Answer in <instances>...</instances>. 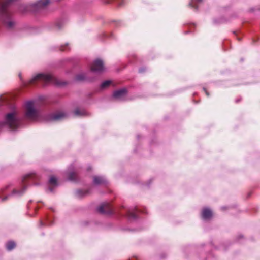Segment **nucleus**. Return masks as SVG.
<instances>
[{
    "mask_svg": "<svg viewBox=\"0 0 260 260\" xmlns=\"http://www.w3.org/2000/svg\"><path fill=\"white\" fill-rule=\"evenodd\" d=\"M93 182L95 184L101 185V184H105L106 182V181L102 177L95 176L93 177Z\"/></svg>",
    "mask_w": 260,
    "mask_h": 260,
    "instance_id": "ddd939ff",
    "label": "nucleus"
},
{
    "mask_svg": "<svg viewBox=\"0 0 260 260\" xmlns=\"http://www.w3.org/2000/svg\"><path fill=\"white\" fill-rule=\"evenodd\" d=\"M77 175L74 172L70 173L68 175V179L70 180L74 181L76 179Z\"/></svg>",
    "mask_w": 260,
    "mask_h": 260,
    "instance_id": "6ab92c4d",
    "label": "nucleus"
},
{
    "mask_svg": "<svg viewBox=\"0 0 260 260\" xmlns=\"http://www.w3.org/2000/svg\"><path fill=\"white\" fill-rule=\"evenodd\" d=\"M85 113L84 110H81L79 108H76L74 111V113L76 116H83L85 114Z\"/></svg>",
    "mask_w": 260,
    "mask_h": 260,
    "instance_id": "4468645a",
    "label": "nucleus"
},
{
    "mask_svg": "<svg viewBox=\"0 0 260 260\" xmlns=\"http://www.w3.org/2000/svg\"><path fill=\"white\" fill-rule=\"evenodd\" d=\"M241 99H238V100H237L236 101V103H238V102H239L240 101H241Z\"/></svg>",
    "mask_w": 260,
    "mask_h": 260,
    "instance_id": "a878e982",
    "label": "nucleus"
},
{
    "mask_svg": "<svg viewBox=\"0 0 260 260\" xmlns=\"http://www.w3.org/2000/svg\"><path fill=\"white\" fill-rule=\"evenodd\" d=\"M49 182L50 185H56L57 184V179L54 176H51Z\"/></svg>",
    "mask_w": 260,
    "mask_h": 260,
    "instance_id": "a211bd4d",
    "label": "nucleus"
},
{
    "mask_svg": "<svg viewBox=\"0 0 260 260\" xmlns=\"http://www.w3.org/2000/svg\"><path fill=\"white\" fill-rule=\"evenodd\" d=\"M38 177L37 175L34 173H31L30 174H28L26 176H25L22 179V184H23V188L21 190H14L13 193H17L19 194H22L25 190L26 189V184L27 181H29L30 180H35L36 178H37Z\"/></svg>",
    "mask_w": 260,
    "mask_h": 260,
    "instance_id": "39448f33",
    "label": "nucleus"
},
{
    "mask_svg": "<svg viewBox=\"0 0 260 260\" xmlns=\"http://www.w3.org/2000/svg\"><path fill=\"white\" fill-rule=\"evenodd\" d=\"M91 70L95 72L101 73L103 72L104 70L103 61L100 59H96L93 62Z\"/></svg>",
    "mask_w": 260,
    "mask_h": 260,
    "instance_id": "423d86ee",
    "label": "nucleus"
},
{
    "mask_svg": "<svg viewBox=\"0 0 260 260\" xmlns=\"http://www.w3.org/2000/svg\"><path fill=\"white\" fill-rule=\"evenodd\" d=\"M7 249L10 251L16 247V244L14 241H9L7 243Z\"/></svg>",
    "mask_w": 260,
    "mask_h": 260,
    "instance_id": "dca6fc26",
    "label": "nucleus"
},
{
    "mask_svg": "<svg viewBox=\"0 0 260 260\" xmlns=\"http://www.w3.org/2000/svg\"><path fill=\"white\" fill-rule=\"evenodd\" d=\"M78 193L79 195L84 196V195L87 194L88 193V190H79Z\"/></svg>",
    "mask_w": 260,
    "mask_h": 260,
    "instance_id": "4be33fe9",
    "label": "nucleus"
},
{
    "mask_svg": "<svg viewBox=\"0 0 260 260\" xmlns=\"http://www.w3.org/2000/svg\"><path fill=\"white\" fill-rule=\"evenodd\" d=\"M38 81H43L45 83L52 82L57 85H61L57 79L51 74L40 73L32 78L28 82L27 85H34Z\"/></svg>",
    "mask_w": 260,
    "mask_h": 260,
    "instance_id": "f03ea898",
    "label": "nucleus"
},
{
    "mask_svg": "<svg viewBox=\"0 0 260 260\" xmlns=\"http://www.w3.org/2000/svg\"><path fill=\"white\" fill-rule=\"evenodd\" d=\"M203 89L204 91L205 92V94H206V95L207 96H209L210 94H209V92L207 90V89L206 88L204 87Z\"/></svg>",
    "mask_w": 260,
    "mask_h": 260,
    "instance_id": "b1692460",
    "label": "nucleus"
},
{
    "mask_svg": "<svg viewBox=\"0 0 260 260\" xmlns=\"http://www.w3.org/2000/svg\"><path fill=\"white\" fill-rule=\"evenodd\" d=\"M39 116V111L36 108L34 101H28L25 103V117L30 120H35Z\"/></svg>",
    "mask_w": 260,
    "mask_h": 260,
    "instance_id": "7ed1b4c3",
    "label": "nucleus"
},
{
    "mask_svg": "<svg viewBox=\"0 0 260 260\" xmlns=\"http://www.w3.org/2000/svg\"><path fill=\"white\" fill-rule=\"evenodd\" d=\"M14 0H4L1 4L0 19L9 29L13 28L15 25V22L11 19V14L8 7Z\"/></svg>",
    "mask_w": 260,
    "mask_h": 260,
    "instance_id": "f257e3e1",
    "label": "nucleus"
},
{
    "mask_svg": "<svg viewBox=\"0 0 260 260\" xmlns=\"http://www.w3.org/2000/svg\"><path fill=\"white\" fill-rule=\"evenodd\" d=\"M49 2V0H40L35 4L37 9H41L46 7Z\"/></svg>",
    "mask_w": 260,
    "mask_h": 260,
    "instance_id": "f8f14e48",
    "label": "nucleus"
},
{
    "mask_svg": "<svg viewBox=\"0 0 260 260\" xmlns=\"http://www.w3.org/2000/svg\"><path fill=\"white\" fill-rule=\"evenodd\" d=\"M49 190H50V191H52V189L51 188V187H49Z\"/></svg>",
    "mask_w": 260,
    "mask_h": 260,
    "instance_id": "bb28decb",
    "label": "nucleus"
},
{
    "mask_svg": "<svg viewBox=\"0 0 260 260\" xmlns=\"http://www.w3.org/2000/svg\"><path fill=\"white\" fill-rule=\"evenodd\" d=\"M111 84V81L109 80L103 82L101 85V88L104 89L108 87Z\"/></svg>",
    "mask_w": 260,
    "mask_h": 260,
    "instance_id": "aec40b11",
    "label": "nucleus"
},
{
    "mask_svg": "<svg viewBox=\"0 0 260 260\" xmlns=\"http://www.w3.org/2000/svg\"><path fill=\"white\" fill-rule=\"evenodd\" d=\"M112 0H103V3L105 4H109L111 3Z\"/></svg>",
    "mask_w": 260,
    "mask_h": 260,
    "instance_id": "5701e85b",
    "label": "nucleus"
},
{
    "mask_svg": "<svg viewBox=\"0 0 260 260\" xmlns=\"http://www.w3.org/2000/svg\"><path fill=\"white\" fill-rule=\"evenodd\" d=\"M140 212L138 208H135L132 210H128L126 215L129 218L136 219L137 217V213Z\"/></svg>",
    "mask_w": 260,
    "mask_h": 260,
    "instance_id": "9d476101",
    "label": "nucleus"
},
{
    "mask_svg": "<svg viewBox=\"0 0 260 260\" xmlns=\"http://www.w3.org/2000/svg\"><path fill=\"white\" fill-rule=\"evenodd\" d=\"M98 211L100 213L110 214L112 213V208L109 203H104L102 204L98 208Z\"/></svg>",
    "mask_w": 260,
    "mask_h": 260,
    "instance_id": "6e6552de",
    "label": "nucleus"
},
{
    "mask_svg": "<svg viewBox=\"0 0 260 260\" xmlns=\"http://www.w3.org/2000/svg\"><path fill=\"white\" fill-rule=\"evenodd\" d=\"M202 216L203 219H208L212 217V212L210 209L206 208L203 210Z\"/></svg>",
    "mask_w": 260,
    "mask_h": 260,
    "instance_id": "9b49d317",
    "label": "nucleus"
},
{
    "mask_svg": "<svg viewBox=\"0 0 260 260\" xmlns=\"http://www.w3.org/2000/svg\"><path fill=\"white\" fill-rule=\"evenodd\" d=\"M66 117V114L62 112H57L48 116V120L50 121H58Z\"/></svg>",
    "mask_w": 260,
    "mask_h": 260,
    "instance_id": "0eeeda50",
    "label": "nucleus"
},
{
    "mask_svg": "<svg viewBox=\"0 0 260 260\" xmlns=\"http://www.w3.org/2000/svg\"><path fill=\"white\" fill-rule=\"evenodd\" d=\"M6 123L11 129H16L20 124V120L15 112L8 113L6 116Z\"/></svg>",
    "mask_w": 260,
    "mask_h": 260,
    "instance_id": "20e7f679",
    "label": "nucleus"
},
{
    "mask_svg": "<svg viewBox=\"0 0 260 260\" xmlns=\"http://www.w3.org/2000/svg\"><path fill=\"white\" fill-rule=\"evenodd\" d=\"M59 50L61 51H66L70 50V48L69 47V44L66 43L64 45H61L59 47Z\"/></svg>",
    "mask_w": 260,
    "mask_h": 260,
    "instance_id": "f3484780",
    "label": "nucleus"
},
{
    "mask_svg": "<svg viewBox=\"0 0 260 260\" xmlns=\"http://www.w3.org/2000/svg\"><path fill=\"white\" fill-rule=\"evenodd\" d=\"M202 0H192V2L189 3V5L191 7H192V8H194L196 9H197V6H196L194 5V3H196V2H202Z\"/></svg>",
    "mask_w": 260,
    "mask_h": 260,
    "instance_id": "412c9836",
    "label": "nucleus"
},
{
    "mask_svg": "<svg viewBox=\"0 0 260 260\" xmlns=\"http://www.w3.org/2000/svg\"><path fill=\"white\" fill-rule=\"evenodd\" d=\"M75 78L77 81H82L86 79V76L83 73H80L76 75Z\"/></svg>",
    "mask_w": 260,
    "mask_h": 260,
    "instance_id": "2eb2a0df",
    "label": "nucleus"
},
{
    "mask_svg": "<svg viewBox=\"0 0 260 260\" xmlns=\"http://www.w3.org/2000/svg\"><path fill=\"white\" fill-rule=\"evenodd\" d=\"M127 94V90L125 88L116 90L113 93V96L116 99H121L125 97Z\"/></svg>",
    "mask_w": 260,
    "mask_h": 260,
    "instance_id": "1a4fd4ad",
    "label": "nucleus"
},
{
    "mask_svg": "<svg viewBox=\"0 0 260 260\" xmlns=\"http://www.w3.org/2000/svg\"><path fill=\"white\" fill-rule=\"evenodd\" d=\"M6 199V198H4V199H3V201H4V200H5Z\"/></svg>",
    "mask_w": 260,
    "mask_h": 260,
    "instance_id": "cd10ccee",
    "label": "nucleus"
},
{
    "mask_svg": "<svg viewBox=\"0 0 260 260\" xmlns=\"http://www.w3.org/2000/svg\"><path fill=\"white\" fill-rule=\"evenodd\" d=\"M125 3V1L124 0H121L120 2L118 3V6L121 7L123 6Z\"/></svg>",
    "mask_w": 260,
    "mask_h": 260,
    "instance_id": "393cba45",
    "label": "nucleus"
}]
</instances>
